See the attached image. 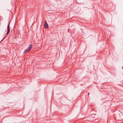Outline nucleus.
<instances>
[{
	"label": "nucleus",
	"instance_id": "obj_1",
	"mask_svg": "<svg viewBox=\"0 0 123 123\" xmlns=\"http://www.w3.org/2000/svg\"><path fill=\"white\" fill-rule=\"evenodd\" d=\"M7 32L6 33V35H8V33L10 31V23H9L8 24V25L7 26Z\"/></svg>",
	"mask_w": 123,
	"mask_h": 123
},
{
	"label": "nucleus",
	"instance_id": "obj_2",
	"mask_svg": "<svg viewBox=\"0 0 123 123\" xmlns=\"http://www.w3.org/2000/svg\"><path fill=\"white\" fill-rule=\"evenodd\" d=\"M44 27L46 29L48 28V26L46 21L44 22Z\"/></svg>",
	"mask_w": 123,
	"mask_h": 123
},
{
	"label": "nucleus",
	"instance_id": "obj_3",
	"mask_svg": "<svg viewBox=\"0 0 123 123\" xmlns=\"http://www.w3.org/2000/svg\"><path fill=\"white\" fill-rule=\"evenodd\" d=\"M32 47V44H30L29 45L27 49H28V51H30Z\"/></svg>",
	"mask_w": 123,
	"mask_h": 123
},
{
	"label": "nucleus",
	"instance_id": "obj_4",
	"mask_svg": "<svg viewBox=\"0 0 123 123\" xmlns=\"http://www.w3.org/2000/svg\"><path fill=\"white\" fill-rule=\"evenodd\" d=\"M29 51H28V49H26V50H25V51H24V53H27Z\"/></svg>",
	"mask_w": 123,
	"mask_h": 123
},
{
	"label": "nucleus",
	"instance_id": "obj_5",
	"mask_svg": "<svg viewBox=\"0 0 123 123\" xmlns=\"http://www.w3.org/2000/svg\"><path fill=\"white\" fill-rule=\"evenodd\" d=\"M6 37H4L3 38V39H2V40L1 41H3V40L4 39H5V38H6Z\"/></svg>",
	"mask_w": 123,
	"mask_h": 123
},
{
	"label": "nucleus",
	"instance_id": "obj_6",
	"mask_svg": "<svg viewBox=\"0 0 123 123\" xmlns=\"http://www.w3.org/2000/svg\"><path fill=\"white\" fill-rule=\"evenodd\" d=\"M89 94H90V93H88L87 94H88V95H89Z\"/></svg>",
	"mask_w": 123,
	"mask_h": 123
}]
</instances>
